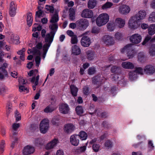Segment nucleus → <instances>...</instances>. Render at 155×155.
<instances>
[{
	"label": "nucleus",
	"mask_w": 155,
	"mask_h": 155,
	"mask_svg": "<svg viewBox=\"0 0 155 155\" xmlns=\"http://www.w3.org/2000/svg\"><path fill=\"white\" fill-rule=\"evenodd\" d=\"M59 20L58 15L57 13L56 12L52 15L51 19L50 21L51 23L49 28L51 30L49 33L47 34L45 38V40L46 42H48V44H46L44 46V49L46 46L48 45V48L50 47L52 42L54 35L58 28L57 22Z\"/></svg>",
	"instance_id": "1"
},
{
	"label": "nucleus",
	"mask_w": 155,
	"mask_h": 155,
	"mask_svg": "<svg viewBox=\"0 0 155 155\" xmlns=\"http://www.w3.org/2000/svg\"><path fill=\"white\" fill-rule=\"evenodd\" d=\"M44 45L43 48H42V44L41 43L39 42L36 45L35 48L32 50L31 49H29L27 52L28 54L32 53L34 55H35V61L36 62V65L38 67H39V65L40 63L41 58L40 56L42 54L43 59H44L45 57V56L48 50L49 47H48V45L46 46L44 49V46L45 45L47 44H48V42H46Z\"/></svg>",
	"instance_id": "2"
},
{
	"label": "nucleus",
	"mask_w": 155,
	"mask_h": 155,
	"mask_svg": "<svg viewBox=\"0 0 155 155\" xmlns=\"http://www.w3.org/2000/svg\"><path fill=\"white\" fill-rule=\"evenodd\" d=\"M109 16L106 13L101 14L97 18L96 23L99 26H101L105 25L109 21Z\"/></svg>",
	"instance_id": "3"
},
{
	"label": "nucleus",
	"mask_w": 155,
	"mask_h": 155,
	"mask_svg": "<svg viewBox=\"0 0 155 155\" xmlns=\"http://www.w3.org/2000/svg\"><path fill=\"white\" fill-rule=\"evenodd\" d=\"M133 46L132 44H127L121 49V52L122 53L126 52L129 58H133L136 53L133 49Z\"/></svg>",
	"instance_id": "4"
},
{
	"label": "nucleus",
	"mask_w": 155,
	"mask_h": 155,
	"mask_svg": "<svg viewBox=\"0 0 155 155\" xmlns=\"http://www.w3.org/2000/svg\"><path fill=\"white\" fill-rule=\"evenodd\" d=\"M139 21L134 15L131 16L128 21L127 25L129 28L132 30L137 29L139 26Z\"/></svg>",
	"instance_id": "5"
},
{
	"label": "nucleus",
	"mask_w": 155,
	"mask_h": 155,
	"mask_svg": "<svg viewBox=\"0 0 155 155\" xmlns=\"http://www.w3.org/2000/svg\"><path fill=\"white\" fill-rule=\"evenodd\" d=\"M49 127V122L48 119H45L41 121L39 124V129L41 133H46Z\"/></svg>",
	"instance_id": "6"
},
{
	"label": "nucleus",
	"mask_w": 155,
	"mask_h": 155,
	"mask_svg": "<svg viewBox=\"0 0 155 155\" xmlns=\"http://www.w3.org/2000/svg\"><path fill=\"white\" fill-rule=\"evenodd\" d=\"M78 28L81 30L85 29L89 25L88 21L85 19H81L76 22Z\"/></svg>",
	"instance_id": "7"
},
{
	"label": "nucleus",
	"mask_w": 155,
	"mask_h": 155,
	"mask_svg": "<svg viewBox=\"0 0 155 155\" xmlns=\"http://www.w3.org/2000/svg\"><path fill=\"white\" fill-rule=\"evenodd\" d=\"M137 74H142L143 70L141 68H137L135 71H130L129 74V78L131 80L133 81L137 78Z\"/></svg>",
	"instance_id": "8"
},
{
	"label": "nucleus",
	"mask_w": 155,
	"mask_h": 155,
	"mask_svg": "<svg viewBox=\"0 0 155 155\" xmlns=\"http://www.w3.org/2000/svg\"><path fill=\"white\" fill-rule=\"evenodd\" d=\"M89 33V32H87L83 33L82 36L81 42L82 45L84 47H88L90 45L91 41L90 38L86 35Z\"/></svg>",
	"instance_id": "9"
},
{
	"label": "nucleus",
	"mask_w": 155,
	"mask_h": 155,
	"mask_svg": "<svg viewBox=\"0 0 155 155\" xmlns=\"http://www.w3.org/2000/svg\"><path fill=\"white\" fill-rule=\"evenodd\" d=\"M142 38L141 35L137 33L130 36V41L132 44H137L139 43L141 41Z\"/></svg>",
	"instance_id": "10"
},
{
	"label": "nucleus",
	"mask_w": 155,
	"mask_h": 155,
	"mask_svg": "<svg viewBox=\"0 0 155 155\" xmlns=\"http://www.w3.org/2000/svg\"><path fill=\"white\" fill-rule=\"evenodd\" d=\"M118 10L120 14L126 15L130 12V9L129 6L125 4H122L119 7Z\"/></svg>",
	"instance_id": "11"
},
{
	"label": "nucleus",
	"mask_w": 155,
	"mask_h": 155,
	"mask_svg": "<svg viewBox=\"0 0 155 155\" xmlns=\"http://www.w3.org/2000/svg\"><path fill=\"white\" fill-rule=\"evenodd\" d=\"M102 40L107 45H113L115 43L113 38L110 36L106 35L102 38Z\"/></svg>",
	"instance_id": "12"
},
{
	"label": "nucleus",
	"mask_w": 155,
	"mask_h": 155,
	"mask_svg": "<svg viewBox=\"0 0 155 155\" xmlns=\"http://www.w3.org/2000/svg\"><path fill=\"white\" fill-rule=\"evenodd\" d=\"M51 104L48 106L44 110V111L46 113H49L52 112L56 108L55 101L54 99H51Z\"/></svg>",
	"instance_id": "13"
},
{
	"label": "nucleus",
	"mask_w": 155,
	"mask_h": 155,
	"mask_svg": "<svg viewBox=\"0 0 155 155\" xmlns=\"http://www.w3.org/2000/svg\"><path fill=\"white\" fill-rule=\"evenodd\" d=\"M70 109L68 105L66 104H61L59 107V110L61 113L67 114L69 113Z\"/></svg>",
	"instance_id": "14"
},
{
	"label": "nucleus",
	"mask_w": 155,
	"mask_h": 155,
	"mask_svg": "<svg viewBox=\"0 0 155 155\" xmlns=\"http://www.w3.org/2000/svg\"><path fill=\"white\" fill-rule=\"evenodd\" d=\"M93 16V12L91 10L88 9H84L81 14V16L82 17L86 18H91Z\"/></svg>",
	"instance_id": "15"
},
{
	"label": "nucleus",
	"mask_w": 155,
	"mask_h": 155,
	"mask_svg": "<svg viewBox=\"0 0 155 155\" xmlns=\"http://www.w3.org/2000/svg\"><path fill=\"white\" fill-rule=\"evenodd\" d=\"M75 127L72 124H65L64 127V131L68 134H71L75 130Z\"/></svg>",
	"instance_id": "16"
},
{
	"label": "nucleus",
	"mask_w": 155,
	"mask_h": 155,
	"mask_svg": "<svg viewBox=\"0 0 155 155\" xmlns=\"http://www.w3.org/2000/svg\"><path fill=\"white\" fill-rule=\"evenodd\" d=\"M78 135L76 134L71 135L70 138V142L73 145L77 146L78 145L79 143Z\"/></svg>",
	"instance_id": "17"
},
{
	"label": "nucleus",
	"mask_w": 155,
	"mask_h": 155,
	"mask_svg": "<svg viewBox=\"0 0 155 155\" xmlns=\"http://www.w3.org/2000/svg\"><path fill=\"white\" fill-rule=\"evenodd\" d=\"M146 15V11L144 10L141 9L139 11L137 14L134 15V16L136 17V18L139 21L145 19Z\"/></svg>",
	"instance_id": "18"
},
{
	"label": "nucleus",
	"mask_w": 155,
	"mask_h": 155,
	"mask_svg": "<svg viewBox=\"0 0 155 155\" xmlns=\"http://www.w3.org/2000/svg\"><path fill=\"white\" fill-rule=\"evenodd\" d=\"M8 42L11 44H18L20 43L19 37L17 35H12L8 38Z\"/></svg>",
	"instance_id": "19"
},
{
	"label": "nucleus",
	"mask_w": 155,
	"mask_h": 155,
	"mask_svg": "<svg viewBox=\"0 0 155 155\" xmlns=\"http://www.w3.org/2000/svg\"><path fill=\"white\" fill-rule=\"evenodd\" d=\"M59 141L57 138H54L46 145L45 148L47 149H50L53 148L56 146L58 143Z\"/></svg>",
	"instance_id": "20"
},
{
	"label": "nucleus",
	"mask_w": 155,
	"mask_h": 155,
	"mask_svg": "<svg viewBox=\"0 0 155 155\" xmlns=\"http://www.w3.org/2000/svg\"><path fill=\"white\" fill-rule=\"evenodd\" d=\"M35 149L33 147L28 145L25 147L23 150V153L24 155H27L33 153Z\"/></svg>",
	"instance_id": "21"
},
{
	"label": "nucleus",
	"mask_w": 155,
	"mask_h": 155,
	"mask_svg": "<svg viewBox=\"0 0 155 155\" xmlns=\"http://www.w3.org/2000/svg\"><path fill=\"white\" fill-rule=\"evenodd\" d=\"M115 25L120 28L124 27L125 24V21L120 18H118L116 19L115 22Z\"/></svg>",
	"instance_id": "22"
},
{
	"label": "nucleus",
	"mask_w": 155,
	"mask_h": 155,
	"mask_svg": "<svg viewBox=\"0 0 155 155\" xmlns=\"http://www.w3.org/2000/svg\"><path fill=\"white\" fill-rule=\"evenodd\" d=\"M87 143L85 145L78 147L75 150V152L76 154L81 155L86 151L87 148Z\"/></svg>",
	"instance_id": "23"
},
{
	"label": "nucleus",
	"mask_w": 155,
	"mask_h": 155,
	"mask_svg": "<svg viewBox=\"0 0 155 155\" xmlns=\"http://www.w3.org/2000/svg\"><path fill=\"white\" fill-rule=\"evenodd\" d=\"M39 76L38 75L36 77H33L31 79V81L33 84L32 88L34 90H35L36 88V86L38 85V84Z\"/></svg>",
	"instance_id": "24"
},
{
	"label": "nucleus",
	"mask_w": 155,
	"mask_h": 155,
	"mask_svg": "<svg viewBox=\"0 0 155 155\" xmlns=\"http://www.w3.org/2000/svg\"><path fill=\"white\" fill-rule=\"evenodd\" d=\"M144 71L147 74H152L154 73L155 68L151 65H147L145 67Z\"/></svg>",
	"instance_id": "25"
},
{
	"label": "nucleus",
	"mask_w": 155,
	"mask_h": 155,
	"mask_svg": "<svg viewBox=\"0 0 155 155\" xmlns=\"http://www.w3.org/2000/svg\"><path fill=\"white\" fill-rule=\"evenodd\" d=\"M16 6L14 2H12L10 4L9 14L11 16H14L16 14Z\"/></svg>",
	"instance_id": "26"
},
{
	"label": "nucleus",
	"mask_w": 155,
	"mask_h": 155,
	"mask_svg": "<svg viewBox=\"0 0 155 155\" xmlns=\"http://www.w3.org/2000/svg\"><path fill=\"white\" fill-rule=\"evenodd\" d=\"M122 66L123 68L125 69H131L134 67V64L128 61L122 62Z\"/></svg>",
	"instance_id": "27"
},
{
	"label": "nucleus",
	"mask_w": 155,
	"mask_h": 155,
	"mask_svg": "<svg viewBox=\"0 0 155 155\" xmlns=\"http://www.w3.org/2000/svg\"><path fill=\"white\" fill-rule=\"evenodd\" d=\"M81 52V49L78 46L74 45L72 47V53L75 55L79 54Z\"/></svg>",
	"instance_id": "28"
},
{
	"label": "nucleus",
	"mask_w": 155,
	"mask_h": 155,
	"mask_svg": "<svg viewBox=\"0 0 155 155\" xmlns=\"http://www.w3.org/2000/svg\"><path fill=\"white\" fill-rule=\"evenodd\" d=\"M16 135H14L13 134H10V139L12 142L11 147L13 148L15 144L17 143L18 139L16 137Z\"/></svg>",
	"instance_id": "29"
},
{
	"label": "nucleus",
	"mask_w": 155,
	"mask_h": 155,
	"mask_svg": "<svg viewBox=\"0 0 155 155\" xmlns=\"http://www.w3.org/2000/svg\"><path fill=\"white\" fill-rule=\"evenodd\" d=\"M20 124L19 123H14L12 125V132L14 136L16 135L17 133V130L20 127Z\"/></svg>",
	"instance_id": "30"
},
{
	"label": "nucleus",
	"mask_w": 155,
	"mask_h": 155,
	"mask_svg": "<svg viewBox=\"0 0 155 155\" xmlns=\"http://www.w3.org/2000/svg\"><path fill=\"white\" fill-rule=\"evenodd\" d=\"M78 135V137H79L81 140H84L87 139V133L84 131H81L79 132Z\"/></svg>",
	"instance_id": "31"
},
{
	"label": "nucleus",
	"mask_w": 155,
	"mask_h": 155,
	"mask_svg": "<svg viewBox=\"0 0 155 155\" xmlns=\"http://www.w3.org/2000/svg\"><path fill=\"white\" fill-rule=\"evenodd\" d=\"M149 34L152 35L155 34V24H151L148 29Z\"/></svg>",
	"instance_id": "32"
},
{
	"label": "nucleus",
	"mask_w": 155,
	"mask_h": 155,
	"mask_svg": "<svg viewBox=\"0 0 155 155\" xmlns=\"http://www.w3.org/2000/svg\"><path fill=\"white\" fill-rule=\"evenodd\" d=\"M97 5L96 0H89L88 4V7L90 9H92L94 8Z\"/></svg>",
	"instance_id": "33"
},
{
	"label": "nucleus",
	"mask_w": 155,
	"mask_h": 155,
	"mask_svg": "<svg viewBox=\"0 0 155 155\" xmlns=\"http://www.w3.org/2000/svg\"><path fill=\"white\" fill-rule=\"evenodd\" d=\"M71 92L72 95L73 96H76L77 94L78 89L75 86L72 85L70 86Z\"/></svg>",
	"instance_id": "34"
},
{
	"label": "nucleus",
	"mask_w": 155,
	"mask_h": 155,
	"mask_svg": "<svg viewBox=\"0 0 155 155\" xmlns=\"http://www.w3.org/2000/svg\"><path fill=\"white\" fill-rule=\"evenodd\" d=\"M33 38L32 39L33 42L32 44L38 43L39 41L40 38L38 37V34L37 32H34L32 34Z\"/></svg>",
	"instance_id": "35"
},
{
	"label": "nucleus",
	"mask_w": 155,
	"mask_h": 155,
	"mask_svg": "<svg viewBox=\"0 0 155 155\" xmlns=\"http://www.w3.org/2000/svg\"><path fill=\"white\" fill-rule=\"evenodd\" d=\"M113 5V3L110 2H107L101 6L103 10H106L110 8Z\"/></svg>",
	"instance_id": "36"
},
{
	"label": "nucleus",
	"mask_w": 155,
	"mask_h": 155,
	"mask_svg": "<svg viewBox=\"0 0 155 155\" xmlns=\"http://www.w3.org/2000/svg\"><path fill=\"white\" fill-rule=\"evenodd\" d=\"M69 18L70 20H73L75 19V11L72 8H71L69 10Z\"/></svg>",
	"instance_id": "37"
},
{
	"label": "nucleus",
	"mask_w": 155,
	"mask_h": 155,
	"mask_svg": "<svg viewBox=\"0 0 155 155\" xmlns=\"http://www.w3.org/2000/svg\"><path fill=\"white\" fill-rule=\"evenodd\" d=\"M108 30L110 31H113L115 29L117 26L115 22H110L107 25Z\"/></svg>",
	"instance_id": "38"
},
{
	"label": "nucleus",
	"mask_w": 155,
	"mask_h": 155,
	"mask_svg": "<svg viewBox=\"0 0 155 155\" xmlns=\"http://www.w3.org/2000/svg\"><path fill=\"white\" fill-rule=\"evenodd\" d=\"M7 75V72L5 69L2 67L0 68V79H3Z\"/></svg>",
	"instance_id": "39"
},
{
	"label": "nucleus",
	"mask_w": 155,
	"mask_h": 155,
	"mask_svg": "<svg viewBox=\"0 0 155 155\" xmlns=\"http://www.w3.org/2000/svg\"><path fill=\"white\" fill-rule=\"evenodd\" d=\"M26 51V49L25 48H23L22 49L18 51L17 52L18 54L20 55V58L22 61H24L25 60V52Z\"/></svg>",
	"instance_id": "40"
},
{
	"label": "nucleus",
	"mask_w": 155,
	"mask_h": 155,
	"mask_svg": "<svg viewBox=\"0 0 155 155\" xmlns=\"http://www.w3.org/2000/svg\"><path fill=\"white\" fill-rule=\"evenodd\" d=\"M86 54L87 55L88 60H91L94 58L95 57L93 51H91L88 50L86 52Z\"/></svg>",
	"instance_id": "41"
},
{
	"label": "nucleus",
	"mask_w": 155,
	"mask_h": 155,
	"mask_svg": "<svg viewBox=\"0 0 155 155\" xmlns=\"http://www.w3.org/2000/svg\"><path fill=\"white\" fill-rule=\"evenodd\" d=\"M148 21L151 23L155 22V12H152L150 15Z\"/></svg>",
	"instance_id": "42"
},
{
	"label": "nucleus",
	"mask_w": 155,
	"mask_h": 155,
	"mask_svg": "<svg viewBox=\"0 0 155 155\" xmlns=\"http://www.w3.org/2000/svg\"><path fill=\"white\" fill-rule=\"evenodd\" d=\"M27 21L28 25L29 26H31L32 25L33 21L32 14L31 13H28Z\"/></svg>",
	"instance_id": "43"
},
{
	"label": "nucleus",
	"mask_w": 155,
	"mask_h": 155,
	"mask_svg": "<svg viewBox=\"0 0 155 155\" xmlns=\"http://www.w3.org/2000/svg\"><path fill=\"white\" fill-rule=\"evenodd\" d=\"M33 143L36 146H39L43 144V140L41 138L35 139Z\"/></svg>",
	"instance_id": "44"
},
{
	"label": "nucleus",
	"mask_w": 155,
	"mask_h": 155,
	"mask_svg": "<svg viewBox=\"0 0 155 155\" xmlns=\"http://www.w3.org/2000/svg\"><path fill=\"white\" fill-rule=\"evenodd\" d=\"M43 13V12L41 10H39L38 11L36 12L35 20L36 21H40L39 19H38L42 17Z\"/></svg>",
	"instance_id": "45"
},
{
	"label": "nucleus",
	"mask_w": 155,
	"mask_h": 155,
	"mask_svg": "<svg viewBox=\"0 0 155 155\" xmlns=\"http://www.w3.org/2000/svg\"><path fill=\"white\" fill-rule=\"evenodd\" d=\"M41 29V27L37 23H35L32 26V31H40Z\"/></svg>",
	"instance_id": "46"
},
{
	"label": "nucleus",
	"mask_w": 155,
	"mask_h": 155,
	"mask_svg": "<svg viewBox=\"0 0 155 155\" xmlns=\"http://www.w3.org/2000/svg\"><path fill=\"white\" fill-rule=\"evenodd\" d=\"M75 110L77 114L79 115H81L84 112L83 109L81 106H78L76 108Z\"/></svg>",
	"instance_id": "47"
},
{
	"label": "nucleus",
	"mask_w": 155,
	"mask_h": 155,
	"mask_svg": "<svg viewBox=\"0 0 155 155\" xmlns=\"http://www.w3.org/2000/svg\"><path fill=\"white\" fill-rule=\"evenodd\" d=\"M5 146V141L4 140H2L0 142V153H2L4 151V148Z\"/></svg>",
	"instance_id": "48"
},
{
	"label": "nucleus",
	"mask_w": 155,
	"mask_h": 155,
	"mask_svg": "<svg viewBox=\"0 0 155 155\" xmlns=\"http://www.w3.org/2000/svg\"><path fill=\"white\" fill-rule=\"evenodd\" d=\"M149 54L150 55L153 56L155 54V45H151L150 47Z\"/></svg>",
	"instance_id": "49"
},
{
	"label": "nucleus",
	"mask_w": 155,
	"mask_h": 155,
	"mask_svg": "<svg viewBox=\"0 0 155 155\" xmlns=\"http://www.w3.org/2000/svg\"><path fill=\"white\" fill-rule=\"evenodd\" d=\"M138 60L141 62L144 61L145 58L143 53L140 52L138 54Z\"/></svg>",
	"instance_id": "50"
},
{
	"label": "nucleus",
	"mask_w": 155,
	"mask_h": 155,
	"mask_svg": "<svg viewBox=\"0 0 155 155\" xmlns=\"http://www.w3.org/2000/svg\"><path fill=\"white\" fill-rule=\"evenodd\" d=\"M120 68L119 67L116 66H114L112 67L111 71L112 73L116 74L118 73L120 71Z\"/></svg>",
	"instance_id": "51"
},
{
	"label": "nucleus",
	"mask_w": 155,
	"mask_h": 155,
	"mask_svg": "<svg viewBox=\"0 0 155 155\" xmlns=\"http://www.w3.org/2000/svg\"><path fill=\"white\" fill-rule=\"evenodd\" d=\"M6 112L7 114H9L12 111V104L10 102H8L6 105Z\"/></svg>",
	"instance_id": "52"
},
{
	"label": "nucleus",
	"mask_w": 155,
	"mask_h": 155,
	"mask_svg": "<svg viewBox=\"0 0 155 155\" xmlns=\"http://www.w3.org/2000/svg\"><path fill=\"white\" fill-rule=\"evenodd\" d=\"M19 91L20 92H24L25 93H28L29 92V90L24 86L20 85L19 86Z\"/></svg>",
	"instance_id": "53"
},
{
	"label": "nucleus",
	"mask_w": 155,
	"mask_h": 155,
	"mask_svg": "<svg viewBox=\"0 0 155 155\" xmlns=\"http://www.w3.org/2000/svg\"><path fill=\"white\" fill-rule=\"evenodd\" d=\"M104 146L107 148L109 149L111 148L113 146L112 143L110 140H107L105 142Z\"/></svg>",
	"instance_id": "54"
},
{
	"label": "nucleus",
	"mask_w": 155,
	"mask_h": 155,
	"mask_svg": "<svg viewBox=\"0 0 155 155\" xmlns=\"http://www.w3.org/2000/svg\"><path fill=\"white\" fill-rule=\"evenodd\" d=\"M45 8L47 11L51 13H53L54 11V8L52 5H46L45 6Z\"/></svg>",
	"instance_id": "55"
},
{
	"label": "nucleus",
	"mask_w": 155,
	"mask_h": 155,
	"mask_svg": "<svg viewBox=\"0 0 155 155\" xmlns=\"http://www.w3.org/2000/svg\"><path fill=\"white\" fill-rule=\"evenodd\" d=\"M15 117L16 118V122H18L21 120V114L17 111H15Z\"/></svg>",
	"instance_id": "56"
},
{
	"label": "nucleus",
	"mask_w": 155,
	"mask_h": 155,
	"mask_svg": "<svg viewBox=\"0 0 155 155\" xmlns=\"http://www.w3.org/2000/svg\"><path fill=\"white\" fill-rule=\"evenodd\" d=\"M122 34L120 32L116 33L114 35L115 39L117 40H119L121 39L122 37Z\"/></svg>",
	"instance_id": "57"
},
{
	"label": "nucleus",
	"mask_w": 155,
	"mask_h": 155,
	"mask_svg": "<svg viewBox=\"0 0 155 155\" xmlns=\"http://www.w3.org/2000/svg\"><path fill=\"white\" fill-rule=\"evenodd\" d=\"M148 148L149 150H151L153 149L154 146L153 142L151 140H149L148 142Z\"/></svg>",
	"instance_id": "58"
},
{
	"label": "nucleus",
	"mask_w": 155,
	"mask_h": 155,
	"mask_svg": "<svg viewBox=\"0 0 155 155\" xmlns=\"http://www.w3.org/2000/svg\"><path fill=\"white\" fill-rule=\"evenodd\" d=\"M78 41V40L76 35H75L72 37L71 38V42L72 44H77Z\"/></svg>",
	"instance_id": "59"
},
{
	"label": "nucleus",
	"mask_w": 155,
	"mask_h": 155,
	"mask_svg": "<svg viewBox=\"0 0 155 155\" xmlns=\"http://www.w3.org/2000/svg\"><path fill=\"white\" fill-rule=\"evenodd\" d=\"M93 149L95 152H98L100 149V146L99 144H94L93 145Z\"/></svg>",
	"instance_id": "60"
},
{
	"label": "nucleus",
	"mask_w": 155,
	"mask_h": 155,
	"mask_svg": "<svg viewBox=\"0 0 155 155\" xmlns=\"http://www.w3.org/2000/svg\"><path fill=\"white\" fill-rule=\"evenodd\" d=\"M151 37L149 35H147L145 38L144 40L142 43L143 45H145L151 39Z\"/></svg>",
	"instance_id": "61"
},
{
	"label": "nucleus",
	"mask_w": 155,
	"mask_h": 155,
	"mask_svg": "<svg viewBox=\"0 0 155 155\" xmlns=\"http://www.w3.org/2000/svg\"><path fill=\"white\" fill-rule=\"evenodd\" d=\"M38 70L36 69L31 71L28 73V74L30 76H31L33 75H35L38 74Z\"/></svg>",
	"instance_id": "62"
},
{
	"label": "nucleus",
	"mask_w": 155,
	"mask_h": 155,
	"mask_svg": "<svg viewBox=\"0 0 155 155\" xmlns=\"http://www.w3.org/2000/svg\"><path fill=\"white\" fill-rule=\"evenodd\" d=\"M95 71V69L94 67L90 68L88 69V74L90 75L93 74Z\"/></svg>",
	"instance_id": "63"
},
{
	"label": "nucleus",
	"mask_w": 155,
	"mask_h": 155,
	"mask_svg": "<svg viewBox=\"0 0 155 155\" xmlns=\"http://www.w3.org/2000/svg\"><path fill=\"white\" fill-rule=\"evenodd\" d=\"M8 91V88L6 86H3L0 89V93H3L7 92Z\"/></svg>",
	"instance_id": "64"
}]
</instances>
